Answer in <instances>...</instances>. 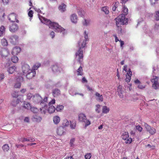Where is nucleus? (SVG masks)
<instances>
[{
	"label": "nucleus",
	"mask_w": 159,
	"mask_h": 159,
	"mask_svg": "<svg viewBox=\"0 0 159 159\" xmlns=\"http://www.w3.org/2000/svg\"><path fill=\"white\" fill-rule=\"evenodd\" d=\"M88 33L86 31L84 32V37L80 38V40L78 42L79 49L76 52L75 55L77 61L81 63L83 60V49L84 48L86 44V41L89 40Z\"/></svg>",
	"instance_id": "obj_1"
},
{
	"label": "nucleus",
	"mask_w": 159,
	"mask_h": 159,
	"mask_svg": "<svg viewBox=\"0 0 159 159\" xmlns=\"http://www.w3.org/2000/svg\"><path fill=\"white\" fill-rule=\"evenodd\" d=\"M38 15L39 18L42 23L48 25L49 28L54 30L56 32L61 33L63 35L65 34L66 32L65 30L58 23L52 22L50 20L43 17L39 14Z\"/></svg>",
	"instance_id": "obj_2"
},
{
	"label": "nucleus",
	"mask_w": 159,
	"mask_h": 159,
	"mask_svg": "<svg viewBox=\"0 0 159 159\" xmlns=\"http://www.w3.org/2000/svg\"><path fill=\"white\" fill-rule=\"evenodd\" d=\"M128 9L125 7H123L124 13L121 16H120L115 19L116 25L118 28V30L121 32L122 29L120 26L121 25H124L127 23V19L126 20L125 17V16L128 14Z\"/></svg>",
	"instance_id": "obj_3"
},
{
	"label": "nucleus",
	"mask_w": 159,
	"mask_h": 159,
	"mask_svg": "<svg viewBox=\"0 0 159 159\" xmlns=\"http://www.w3.org/2000/svg\"><path fill=\"white\" fill-rule=\"evenodd\" d=\"M48 98L45 97L43 99L38 94H35L34 95L32 98V102L35 104L40 103L41 105L45 104L47 103Z\"/></svg>",
	"instance_id": "obj_4"
},
{
	"label": "nucleus",
	"mask_w": 159,
	"mask_h": 159,
	"mask_svg": "<svg viewBox=\"0 0 159 159\" xmlns=\"http://www.w3.org/2000/svg\"><path fill=\"white\" fill-rule=\"evenodd\" d=\"M121 137L123 140H125V143H126L130 144L132 142V139L130 138H129L128 132H125L123 133L121 135Z\"/></svg>",
	"instance_id": "obj_5"
},
{
	"label": "nucleus",
	"mask_w": 159,
	"mask_h": 159,
	"mask_svg": "<svg viewBox=\"0 0 159 159\" xmlns=\"http://www.w3.org/2000/svg\"><path fill=\"white\" fill-rule=\"evenodd\" d=\"M144 126L145 128L147 131L150 134L153 135L156 133V129L155 128L151 127L146 123H144Z\"/></svg>",
	"instance_id": "obj_6"
},
{
	"label": "nucleus",
	"mask_w": 159,
	"mask_h": 159,
	"mask_svg": "<svg viewBox=\"0 0 159 159\" xmlns=\"http://www.w3.org/2000/svg\"><path fill=\"white\" fill-rule=\"evenodd\" d=\"M55 99H52V101L49 102V107L47 109L48 111L50 113H52L54 112L56 109L55 107L52 104L55 103Z\"/></svg>",
	"instance_id": "obj_7"
},
{
	"label": "nucleus",
	"mask_w": 159,
	"mask_h": 159,
	"mask_svg": "<svg viewBox=\"0 0 159 159\" xmlns=\"http://www.w3.org/2000/svg\"><path fill=\"white\" fill-rule=\"evenodd\" d=\"M158 78V77L153 76L152 78L151 79V81L153 83L152 87L155 89H157L159 87Z\"/></svg>",
	"instance_id": "obj_8"
},
{
	"label": "nucleus",
	"mask_w": 159,
	"mask_h": 159,
	"mask_svg": "<svg viewBox=\"0 0 159 159\" xmlns=\"http://www.w3.org/2000/svg\"><path fill=\"white\" fill-rule=\"evenodd\" d=\"M10 42L12 44L15 45L18 42V37L16 35H11L8 36Z\"/></svg>",
	"instance_id": "obj_9"
},
{
	"label": "nucleus",
	"mask_w": 159,
	"mask_h": 159,
	"mask_svg": "<svg viewBox=\"0 0 159 159\" xmlns=\"http://www.w3.org/2000/svg\"><path fill=\"white\" fill-rule=\"evenodd\" d=\"M51 69L53 73L56 74H59L61 70V68L57 65H54L52 66Z\"/></svg>",
	"instance_id": "obj_10"
},
{
	"label": "nucleus",
	"mask_w": 159,
	"mask_h": 159,
	"mask_svg": "<svg viewBox=\"0 0 159 159\" xmlns=\"http://www.w3.org/2000/svg\"><path fill=\"white\" fill-rule=\"evenodd\" d=\"M17 15L14 13H12L10 14L8 16L9 20L11 22H15L16 20L17 23L19 22L18 20L16 19Z\"/></svg>",
	"instance_id": "obj_11"
},
{
	"label": "nucleus",
	"mask_w": 159,
	"mask_h": 159,
	"mask_svg": "<svg viewBox=\"0 0 159 159\" xmlns=\"http://www.w3.org/2000/svg\"><path fill=\"white\" fill-rule=\"evenodd\" d=\"M0 54L2 58H5L10 54V52L7 49L3 48L0 50Z\"/></svg>",
	"instance_id": "obj_12"
},
{
	"label": "nucleus",
	"mask_w": 159,
	"mask_h": 159,
	"mask_svg": "<svg viewBox=\"0 0 159 159\" xmlns=\"http://www.w3.org/2000/svg\"><path fill=\"white\" fill-rule=\"evenodd\" d=\"M23 81V78L22 76H19L16 79V81L14 85L15 88H20L21 86V83Z\"/></svg>",
	"instance_id": "obj_13"
},
{
	"label": "nucleus",
	"mask_w": 159,
	"mask_h": 159,
	"mask_svg": "<svg viewBox=\"0 0 159 159\" xmlns=\"http://www.w3.org/2000/svg\"><path fill=\"white\" fill-rule=\"evenodd\" d=\"M70 19L71 22L75 24L77 23L78 20L77 16L75 13L72 14L70 15Z\"/></svg>",
	"instance_id": "obj_14"
},
{
	"label": "nucleus",
	"mask_w": 159,
	"mask_h": 159,
	"mask_svg": "<svg viewBox=\"0 0 159 159\" xmlns=\"http://www.w3.org/2000/svg\"><path fill=\"white\" fill-rule=\"evenodd\" d=\"M26 74V77L28 79H31L35 76L36 74L35 71L34 70L31 69Z\"/></svg>",
	"instance_id": "obj_15"
},
{
	"label": "nucleus",
	"mask_w": 159,
	"mask_h": 159,
	"mask_svg": "<svg viewBox=\"0 0 159 159\" xmlns=\"http://www.w3.org/2000/svg\"><path fill=\"white\" fill-rule=\"evenodd\" d=\"M22 68V71L24 74H26L28 72H29V71L31 70L30 69L29 65L26 64L23 65Z\"/></svg>",
	"instance_id": "obj_16"
},
{
	"label": "nucleus",
	"mask_w": 159,
	"mask_h": 159,
	"mask_svg": "<svg viewBox=\"0 0 159 159\" xmlns=\"http://www.w3.org/2000/svg\"><path fill=\"white\" fill-rule=\"evenodd\" d=\"M65 130L64 127L60 126L57 129V133L58 135H61L65 133Z\"/></svg>",
	"instance_id": "obj_17"
},
{
	"label": "nucleus",
	"mask_w": 159,
	"mask_h": 159,
	"mask_svg": "<svg viewBox=\"0 0 159 159\" xmlns=\"http://www.w3.org/2000/svg\"><path fill=\"white\" fill-rule=\"evenodd\" d=\"M132 75V72L129 69V71L127 72L126 75V78L125 80L126 82L127 83L130 82L131 79V76Z\"/></svg>",
	"instance_id": "obj_18"
},
{
	"label": "nucleus",
	"mask_w": 159,
	"mask_h": 159,
	"mask_svg": "<svg viewBox=\"0 0 159 159\" xmlns=\"http://www.w3.org/2000/svg\"><path fill=\"white\" fill-rule=\"evenodd\" d=\"M96 99L99 102H102L103 100V96L102 95L98 92H96L95 94Z\"/></svg>",
	"instance_id": "obj_19"
},
{
	"label": "nucleus",
	"mask_w": 159,
	"mask_h": 159,
	"mask_svg": "<svg viewBox=\"0 0 159 159\" xmlns=\"http://www.w3.org/2000/svg\"><path fill=\"white\" fill-rule=\"evenodd\" d=\"M18 29L17 25L16 24H13L10 27L9 30L10 32L13 33L16 31Z\"/></svg>",
	"instance_id": "obj_20"
},
{
	"label": "nucleus",
	"mask_w": 159,
	"mask_h": 159,
	"mask_svg": "<svg viewBox=\"0 0 159 159\" xmlns=\"http://www.w3.org/2000/svg\"><path fill=\"white\" fill-rule=\"evenodd\" d=\"M20 51V48L18 47H16L13 48L11 52L12 54L13 55H17Z\"/></svg>",
	"instance_id": "obj_21"
},
{
	"label": "nucleus",
	"mask_w": 159,
	"mask_h": 159,
	"mask_svg": "<svg viewBox=\"0 0 159 159\" xmlns=\"http://www.w3.org/2000/svg\"><path fill=\"white\" fill-rule=\"evenodd\" d=\"M66 5L64 4L61 3L58 7L59 10L61 12H63L66 11Z\"/></svg>",
	"instance_id": "obj_22"
},
{
	"label": "nucleus",
	"mask_w": 159,
	"mask_h": 159,
	"mask_svg": "<svg viewBox=\"0 0 159 159\" xmlns=\"http://www.w3.org/2000/svg\"><path fill=\"white\" fill-rule=\"evenodd\" d=\"M32 119L34 121L39 122L42 120L41 117L38 116L37 115H35L33 116Z\"/></svg>",
	"instance_id": "obj_23"
},
{
	"label": "nucleus",
	"mask_w": 159,
	"mask_h": 159,
	"mask_svg": "<svg viewBox=\"0 0 159 159\" xmlns=\"http://www.w3.org/2000/svg\"><path fill=\"white\" fill-rule=\"evenodd\" d=\"M86 116L84 114L80 113L79 115V120L80 121L83 122L86 119Z\"/></svg>",
	"instance_id": "obj_24"
},
{
	"label": "nucleus",
	"mask_w": 159,
	"mask_h": 159,
	"mask_svg": "<svg viewBox=\"0 0 159 159\" xmlns=\"http://www.w3.org/2000/svg\"><path fill=\"white\" fill-rule=\"evenodd\" d=\"M52 93L54 97L58 96L61 94V92L59 89H55L53 90Z\"/></svg>",
	"instance_id": "obj_25"
},
{
	"label": "nucleus",
	"mask_w": 159,
	"mask_h": 159,
	"mask_svg": "<svg viewBox=\"0 0 159 159\" xmlns=\"http://www.w3.org/2000/svg\"><path fill=\"white\" fill-rule=\"evenodd\" d=\"M91 22V20L89 19H84L82 21V23L84 26H87L90 24Z\"/></svg>",
	"instance_id": "obj_26"
},
{
	"label": "nucleus",
	"mask_w": 159,
	"mask_h": 159,
	"mask_svg": "<svg viewBox=\"0 0 159 159\" xmlns=\"http://www.w3.org/2000/svg\"><path fill=\"white\" fill-rule=\"evenodd\" d=\"M16 67L15 66L9 67L7 69V71L9 74H12L16 71Z\"/></svg>",
	"instance_id": "obj_27"
},
{
	"label": "nucleus",
	"mask_w": 159,
	"mask_h": 159,
	"mask_svg": "<svg viewBox=\"0 0 159 159\" xmlns=\"http://www.w3.org/2000/svg\"><path fill=\"white\" fill-rule=\"evenodd\" d=\"M77 12L79 16H80L82 17L84 16L85 14L84 11L82 8H80L78 9L77 10Z\"/></svg>",
	"instance_id": "obj_28"
},
{
	"label": "nucleus",
	"mask_w": 159,
	"mask_h": 159,
	"mask_svg": "<svg viewBox=\"0 0 159 159\" xmlns=\"http://www.w3.org/2000/svg\"><path fill=\"white\" fill-rule=\"evenodd\" d=\"M101 10L106 15H108L109 13V7L107 6H105L102 7Z\"/></svg>",
	"instance_id": "obj_29"
},
{
	"label": "nucleus",
	"mask_w": 159,
	"mask_h": 159,
	"mask_svg": "<svg viewBox=\"0 0 159 159\" xmlns=\"http://www.w3.org/2000/svg\"><path fill=\"white\" fill-rule=\"evenodd\" d=\"M53 121L55 124H57L60 121V118L58 116H55L53 117Z\"/></svg>",
	"instance_id": "obj_30"
},
{
	"label": "nucleus",
	"mask_w": 159,
	"mask_h": 159,
	"mask_svg": "<svg viewBox=\"0 0 159 159\" xmlns=\"http://www.w3.org/2000/svg\"><path fill=\"white\" fill-rule=\"evenodd\" d=\"M109 108L107 107L106 106H103L102 107V111L103 113L107 114L109 112Z\"/></svg>",
	"instance_id": "obj_31"
},
{
	"label": "nucleus",
	"mask_w": 159,
	"mask_h": 159,
	"mask_svg": "<svg viewBox=\"0 0 159 159\" xmlns=\"http://www.w3.org/2000/svg\"><path fill=\"white\" fill-rule=\"evenodd\" d=\"M77 75H83V71L82 67L80 66L76 71Z\"/></svg>",
	"instance_id": "obj_32"
},
{
	"label": "nucleus",
	"mask_w": 159,
	"mask_h": 159,
	"mask_svg": "<svg viewBox=\"0 0 159 159\" xmlns=\"http://www.w3.org/2000/svg\"><path fill=\"white\" fill-rule=\"evenodd\" d=\"M44 105V107H43L42 108H40V110L42 113L45 114L48 111L46 109L47 108V106H46V104H45V105Z\"/></svg>",
	"instance_id": "obj_33"
},
{
	"label": "nucleus",
	"mask_w": 159,
	"mask_h": 159,
	"mask_svg": "<svg viewBox=\"0 0 159 159\" xmlns=\"http://www.w3.org/2000/svg\"><path fill=\"white\" fill-rule=\"evenodd\" d=\"M1 44L3 46H7V45L8 43L6 39L4 38L1 39Z\"/></svg>",
	"instance_id": "obj_34"
},
{
	"label": "nucleus",
	"mask_w": 159,
	"mask_h": 159,
	"mask_svg": "<svg viewBox=\"0 0 159 159\" xmlns=\"http://www.w3.org/2000/svg\"><path fill=\"white\" fill-rule=\"evenodd\" d=\"M24 107L25 108L27 109H31V107L30 104L28 102H25L24 103Z\"/></svg>",
	"instance_id": "obj_35"
},
{
	"label": "nucleus",
	"mask_w": 159,
	"mask_h": 159,
	"mask_svg": "<svg viewBox=\"0 0 159 159\" xmlns=\"http://www.w3.org/2000/svg\"><path fill=\"white\" fill-rule=\"evenodd\" d=\"M2 149L4 152H7L9 150V147L8 144H4L2 147Z\"/></svg>",
	"instance_id": "obj_36"
},
{
	"label": "nucleus",
	"mask_w": 159,
	"mask_h": 159,
	"mask_svg": "<svg viewBox=\"0 0 159 159\" xmlns=\"http://www.w3.org/2000/svg\"><path fill=\"white\" fill-rule=\"evenodd\" d=\"M34 95L31 93H28L27 95V99L29 100H30L32 102V98Z\"/></svg>",
	"instance_id": "obj_37"
},
{
	"label": "nucleus",
	"mask_w": 159,
	"mask_h": 159,
	"mask_svg": "<svg viewBox=\"0 0 159 159\" xmlns=\"http://www.w3.org/2000/svg\"><path fill=\"white\" fill-rule=\"evenodd\" d=\"M70 127L72 129H74L75 128L76 123L75 121L70 122Z\"/></svg>",
	"instance_id": "obj_38"
},
{
	"label": "nucleus",
	"mask_w": 159,
	"mask_h": 159,
	"mask_svg": "<svg viewBox=\"0 0 159 159\" xmlns=\"http://www.w3.org/2000/svg\"><path fill=\"white\" fill-rule=\"evenodd\" d=\"M96 107L95 108V111L96 112L98 113H100L101 111L100 107L101 105L99 104H98L96 105Z\"/></svg>",
	"instance_id": "obj_39"
},
{
	"label": "nucleus",
	"mask_w": 159,
	"mask_h": 159,
	"mask_svg": "<svg viewBox=\"0 0 159 159\" xmlns=\"http://www.w3.org/2000/svg\"><path fill=\"white\" fill-rule=\"evenodd\" d=\"M64 108V107L62 105H58L56 108V110L57 111H60L62 110Z\"/></svg>",
	"instance_id": "obj_40"
},
{
	"label": "nucleus",
	"mask_w": 159,
	"mask_h": 159,
	"mask_svg": "<svg viewBox=\"0 0 159 159\" xmlns=\"http://www.w3.org/2000/svg\"><path fill=\"white\" fill-rule=\"evenodd\" d=\"M11 61L14 63H17L18 61V58L17 57L14 56L11 57Z\"/></svg>",
	"instance_id": "obj_41"
},
{
	"label": "nucleus",
	"mask_w": 159,
	"mask_h": 159,
	"mask_svg": "<svg viewBox=\"0 0 159 159\" xmlns=\"http://www.w3.org/2000/svg\"><path fill=\"white\" fill-rule=\"evenodd\" d=\"M69 125V121L65 119L63 120V125L64 126H67Z\"/></svg>",
	"instance_id": "obj_42"
},
{
	"label": "nucleus",
	"mask_w": 159,
	"mask_h": 159,
	"mask_svg": "<svg viewBox=\"0 0 159 159\" xmlns=\"http://www.w3.org/2000/svg\"><path fill=\"white\" fill-rule=\"evenodd\" d=\"M146 148H148V149H154L155 148V146L153 145H151L150 144H148L145 146Z\"/></svg>",
	"instance_id": "obj_43"
},
{
	"label": "nucleus",
	"mask_w": 159,
	"mask_h": 159,
	"mask_svg": "<svg viewBox=\"0 0 159 159\" xmlns=\"http://www.w3.org/2000/svg\"><path fill=\"white\" fill-rule=\"evenodd\" d=\"M5 28L3 26H2L0 28V36H1L4 32Z\"/></svg>",
	"instance_id": "obj_44"
},
{
	"label": "nucleus",
	"mask_w": 159,
	"mask_h": 159,
	"mask_svg": "<svg viewBox=\"0 0 159 159\" xmlns=\"http://www.w3.org/2000/svg\"><path fill=\"white\" fill-rule=\"evenodd\" d=\"M69 92L70 94L72 96H74V95H76V94L80 95L82 97L84 96V94L83 93H74L71 92V90H70L69 91Z\"/></svg>",
	"instance_id": "obj_45"
},
{
	"label": "nucleus",
	"mask_w": 159,
	"mask_h": 159,
	"mask_svg": "<svg viewBox=\"0 0 159 159\" xmlns=\"http://www.w3.org/2000/svg\"><path fill=\"white\" fill-rule=\"evenodd\" d=\"M30 110L31 111L34 112V113H37L39 111L38 109L35 107H32Z\"/></svg>",
	"instance_id": "obj_46"
},
{
	"label": "nucleus",
	"mask_w": 159,
	"mask_h": 159,
	"mask_svg": "<svg viewBox=\"0 0 159 159\" xmlns=\"http://www.w3.org/2000/svg\"><path fill=\"white\" fill-rule=\"evenodd\" d=\"M18 91H14L12 93L11 95L13 98H16L18 96Z\"/></svg>",
	"instance_id": "obj_47"
},
{
	"label": "nucleus",
	"mask_w": 159,
	"mask_h": 159,
	"mask_svg": "<svg viewBox=\"0 0 159 159\" xmlns=\"http://www.w3.org/2000/svg\"><path fill=\"white\" fill-rule=\"evenodd\" d=\"M33 12L32 10H30L28 13V15L30 17V20H31L33 16Z\"/></svg>",
	"instance_id": "obj_48"
},
{
	"label": "nucleus",
	"mask_w": 159,
	"mask_h": 159,
	"mask_svg": "<svg viewBox=\"0 0 159 159\" xmlns=\"http://www.w3.org/2000/svg\"><path fill=\"white\" fill-rule=\"evenodd\" d=\"M40 66V64L39 63H37L34 65L33 66V70H36Z\"/></svg>",
	"instance_id": "obj_49"
},
{
	"label": "nucleus",
	"mask_w": 159,
	"mask_h": 159,
	"mask_svg": "<svg viewBox=\"0 0 159 159\" xmlns=\"http://www.w3.org/2000/svg\"><path fill=\"white\" fill-rule=\"evenodd\" d=\"M83 122L85 124V126L86 127L87 126L89 125L91 123L89 121V120H87V119L86 120H84V121Z\"/></svg>",
	"instance_id": "obj_50"
},
{
	"label": "nucleus",
	"mask_w": 159,
	"mask_h": 159,
	"mask_svg": "<svg viewBox=\"0 0 159 159\" xmlns=\"http://www.w3.org/2000/svg\"><path fill=\"white\" fill-rule=\"evenodd\" d=\"M75 140V139L74 138H73L70 140V147H72L74 146V142Z\"/></svg>",
	"instance_id": "obj_51"
},
{
	"label": "nucleus",
	"mask_w": 159,
	"mask_h": 159,
	"mask_svg": "<svg viewBox=\"0 0 159 159\" xmlns=\"http://www.w3.org/2000/svg\"><path fill=\"white\" fill-rule=\"evenodd\" d=\"M155 17V19L157 20H159V11L156 12Z\"/></svg>",
	"instance_id": "obj_52"
},
{
	"label": "nucleus",
	"mask_w": 159,
	"mask_h": 159,
	"mask_svg": "<svg viewBox=\"0 0 159 159\" xmlns=\"http://www.w3.org/2000/svg\"><path fill=\"white\" fill-rule=\"evenodd\" d=\"M91 157V155L90 153H87L85 156V159H90Z\"/></svg>",
	"instance_id": "obj_53"
},
{
	"label": "nucleus",
	"mask_w": 159,
	"mask_h": 159,
	"mask_svg": "<svg viewBox=\"0 0 159 159\" xmlns=\"http://www.w3.org/2000/svg\"><path fill=\"white\" fill-rule=\"evenodd\" d=\"M20 141L22 143H24L25 141H28V138H22L20 140Z\"/></svg>",
	"instance_id": "obj_54"
},
{
	"label": "nucleus",
	"mask_w": 159,
	"mask_h": 159,
	"mask_svg": "<svg viewBox=\"0 0 159 159\" xmlns=\"http://www.w3.org/2000/svg\"><path fill=\"white\" fill-rule=\"evenodd\" d=\"M159 0H150L151 4L152 5H154L157 3V2Z\"/></svg>",
	"instance_id": "obj_55"
},
{
	"label": "nucleus",
	"mask_w": 159,
	"mask_h": 159,
	"mask_svg": "<svg viewBox=\"0 0 159 159\" xmlns=\"http://www.w3.org/2000/svg\"><path fill=\"white\" fill-rule=\"evenodd\" d=\"M136 129L137 130H138L140 132H141L142 131L143 128L142 127H141L139 125H138L137 126H136Z\"/></svg>",
	"instance_id": "obj_56"
},
{
	"label": "nucleus",
	"mask_w": 159,
	"mask_h": 159,
	"mask_svg": "<svg viewBox=\"0 0 159 159\" xmlns=\"http://www.w3.org/2000/svg\"><path fill=\"white\" fill-rule=\"evenodd\" d=\"M118 93H122V89L121 86L120 85L118 86Z\"/></svg>",
	"instance_id": "obj_57"
},
{
	"label": "nucleus",
	"mask_w": 159,
	"mask_h": 159,
	"mask_svg": "<svg viewBox=\"0 0 159 159\" xmlns=\"http://www.w3.org/2000/svg\"><path fill=\"white\" fill-rule=\"evenodd\" d=\"M4 78V75L3 73H0V81L2 80Z\"/></svg>",
	"instance_id": "obj_58"
},
{
	"label": "nucleus",
	"mask_w": 159,
	"mask_h": 159,
	"mask_svg": "<svg viewBox=\"0 0 159 159\" xmlns=\"http://www.w3.org/2000/svg\"><path fill=\"white\" fill-rule=\"evenodd\" d=\"M138 88L140 89H142L145 88V86L141 85L140 84H139L138 86Z\"/></svg>",
	"instance_id": "obj_59"
},
{
	"label": "nucleus",
	"mask_w": 159,
	"mask_h": 159,
	"mask_svg": "<svg viewBox=\"0 0 159 159\" xmlns=\"http://www.w3.org/2000/svg\"><path fill=\"white\" fill-rule=\"evenodd\" d=\"M120 47L122 49H123V45H124V42L123 41H122L121 39L120 40Z\"/></svg>",
	"instance_id": "obj_60"
},
{
	"label": "nucleus",
	"mask_w": 159,
	"mask_h": 159,
	"mask_svg": "<svg viewBox=\"0 0 159 159\" xmlns=\"http://www.w3.org/2000/svg\"><path fill=\"white\" fill-rule=\"evenodd\" d=\"M34 9L35 10V11H37L38 13H42V11L40 10L39 9L37 8L36 7H34Z\"/></svg>",
	"instance_id": "obj_61"
},
{
	"label": "nucleus",
	"mask_w": 159,
	"mask_h": 159,
	"mask_svg": "<svg viewBox=\"0 0 159 159\" xmlns=\"http://www.w3.org/2000/svg\"><path fill=\"white\" fill-rule=\"evenodd\" d=\"M154 29L155 30H159V24H155Z\"/></svg>",
	"instance_id": "obj_62"
},
{
	"label": "nucleus",
	"mask_w": 159,
	"mask_h": 159,
	"mask_svg": "<svg viewBox=\"0 0 159 159\" xmlns=\"http://www.w3.org/2000/svg\"><path fill=\"white\" fill-rule=\"evenodd\" d=\"M113 36L115 37V41L116 42H117L118 41L120 42V40H119L117 37L116 35V34H114L113 35Z\"/></svg>",
	"instance_id": "obj_63"
},
{
	"label": "nucleus",
	"mask_w": 159,
	"mask_h": 159,
	"mask_svg": "<svg viewBox=\"0 0 159 159\" xmlns=\"http://www.w3.org/2000/svg\"><path fill=\"white\" fill-rule=\"evenodd\" d=\"M24 121L25 122H29L30 121V119L29 117H25L24 119Z\"/></svg>",
	"instance_id": "obj_64"
}]
</instances>
